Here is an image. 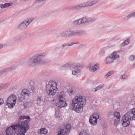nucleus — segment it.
Here are the masks:
<instances>
[{
  "instance_id": "obj_8",
  "label": "nucleus",
  "mask_w": 135,
  "mask_h": 135,
  "mask_svg": "<svg viewBox=\"0 0 135 135\" xmlns=\"http://www.w3.org/2000/svg\"><path fill=\"white\" fill-rule=\"evenodd\" d=\"M65 93L62 91L60 93L58 98L59 102L56 104V105L58 107L61 108L65 107L67 105L65 99Z\"/></svg>"
},
{
  "instance_id": "obj_9",
  "label": "nucleus",
  "mask_w": 135,
  "mask_h": 135,
  "mask_svg": "<svg viewBox=\"0 0 135 135\" xmlns=\"http://www.w3.org/2000/svg\"><path fill=\"white\" fill-rule=\"evenodd\" d=\"M16 125H12L8 127L6 130L7 135H21Z\"/></svg>"
},
{
  "instance_id": "obj_40",
  "label": "nucleus",
  "mask_w": 135,
  "mask_h": 135,
  "mask_svg": "<svg viewBox=\"0 0 135 135\" xmlns=\"http://www.w3.org/2000/svg\"><path fill=\"white\" fill-rule=\"evenodd\" d=\"M67 45L68 46H70L73 45V42H71L67 44Z\"/></svg>"
},
{
  "instance_id": "obj_3",
  "label": "nucleus",
  "mask_w": 135,
  "mask_h": 135,
  "mask_svg": "<svg viewBox=\"0 0 135 135\" xmlns=\"http://www.w3.org/2000/svg\"><path fill=\"white\" fill-rule=\"evenodd\" d=\"M46 53L42 52L37 54L32 57L29 60L28 64L31 67L35 66L37 64L45 63L50 61H47L45 60V58L47 55Z\"/></svg>"
},
{
  "instance_id": "obj_37",
  "label": "nucleus",
  "mask_w": 135,
  "mask_h": 135,
  "mask_svg": "<svg viewBox=\"0 0 135 135\" xmlns=\"http://www.w3.org/2000/svg\"><path fill=\"white\" fill-rule=\"evenodd\" d=\"M4 103L3 99L0 98V105Z\"/></svg>"
},
{
  "instance_id": "obj_27",
  "label": "nucleus",
  "mask_w": 135,
  "mask_h": 135,
  "mask_svg": "<svg viewBox=\"0 0 135 135\" xmlns=\"http://www.w3.org/2000/svg\"><path fill=\"white\" fill-rule=\"evenodd\" d=\"M81 24V23L80 19L78 20L75 21L73 22V25H79Z\"/></svg>"
},
{
  "instance_id": "obj_20",
  "label": "nucleus",
  "mask_w": 135,
  "mask_h": 135,
  "mask_svg": "<svg viewBox=\"0 0 135 135\" xmlns=\"http://www.w3.org/2000/svg\"><path fill=\"white\" fill-rule=\"evenodd\" d=\"M113 60L111 57L108 56L106 57L105 60V64H108L112 62Z\"/></svg>"
},
{
  "instance_id": "obj_48",
  "label": "nucleus",
  "mask_w": 135,
  "mask_h": 135,
  "mask_svg": "<svg viewBox=\"0 0 135 135\" xmlns=\"http://www.w3.org/2000/svg\"><path fill=\"white\" fill-rule=\"evenodd\" d=\"M134 135H135V134H134Z\"/></svg>"
},
{
  "instance_id": "obj_39",
  "label": "nucleus",
  "mask_w": 135,
  "mask_h": 135,
  "mask_svg": "<svg viewBox=\"0 0 135 135\" xmlns=\"http://www.w3.org/2000/svg\"><path fill=\"white\" fill-rule=\"evenodd\" d=\"M73 45L74 44H80V42L79 41H76L74 42H73Z\"/></svg>"
},
{
  "instance_id": "obj_11",
  "label": "nucleus",
  "mask_w": 135,
  "mask_h": 135,
  "mask_svg": "<svg viewBox=\"0 0 135 135\" xmlns=\"http://www.w3.org/2000/svg\"><path fill=\"white\" fill-rule=\"evenodd\" d=\"M31 92L27 89H24L21 91L18 97V99L20 102H22L26 97H28Z\"/></svg>"
},
{
  "instance_id": "obj_17",
  "label": "nucleus",
  "mask_w": 135,
  "mask_h": 135,
  "mask_svg": "<svg viewBox=\"0 0 135 135\" xmlns=\"http://www.w3.org/2000/svg\"><path fill=\"white\" fill-rule=\"evenodd\" d=\"M100 67L98 63H97L94 65L90 66L89 69V70L93 72H95Z\"/></svg>"
},
{
  "instance_id": "obj_34",
  "label": "nucleus",
  "mask_w": 135,
  "mask_h": 135,
  "mask_svg": "<svg viewBox=\"0 0 135 135\" xmlns=\"http://www.w3.org/2000/svg\"><path fill=\"white\" fill-rule=\"evenodd\" d=\"M134 58L135 57L134 56L131 55L129 57V59L130 61H132L134 60Z\"/></svg>"
},
{
  "instance_id": "obj_35",
  "label": "nucleus",
  "mask_w": 135,
  "mask_h": 135,
  "mask_svg": "<svg viewBox=\"0 0 135 135\" xmlns=\"http://www.w3.org/2000/svg\"><path fill=\"white\" fill-rule=\"evenodd\" d=\"M127 77V75L126 74L123 75L120 77V78L121 79H123L126 78Z\"/></svg>"
},
{
  "instance_id": "obj_43",
  "label": "nucleus",
  "mask_w": 135,
  "mask_h": 135,
  "mask_svg": "<svg viewBox=\"0 0 135 135\" xmlns=\"http://www.w3.org/2000/svg\"><path fill=\"white\" fill-rule=\"evenodd\" d=\"M3 85L0 84V90L3 89Z\"/></svg>"
},
{
  "instance_id": "obj_42",
  "label": "nucleus",
  "mask_w": 135,
  "mask_h": 135,
  "mask_svg": "<svg viewBox=\"0 0 135 135\" xmlns=\"http://www.w3.org/2000/svg\"><path fill=\"white\" fill-rule=\"evenodd\" d=\"M128 40H126L124 41V43L126 45H127L129 43V42H128Z\"/></svg>"
},
{
  "instance_id": "obj_16",
  "label": "nucleus",
  "mask_w": 135,
  "mask_h": 135,
  "mask_svg": "<svg viewBox=\"0 0 135 135\" xmlns=\"http://www.w3.org/2000/svg\"><path fill=\"white\" fill-rule=\"evenodd\" d=\"M82 67L81 65L78 64L75 66L74 69L72 71V74L74 75H76L81 72L80 68Z\"/></svg>"
},
{
  "instance_id": "obj_19",
  "label": "nucleus",
  "mask_w": 135,
  "mask_h": 135,
  "mask_svg": "<svg viewBox=\"0 0 135 135\" xmlns=\"http://www.w3.org/2000/svg\"><path fill=\"white\" fill-rule=\"evenodd\" d=\"M119 56V55L118 54L117 52H113L111 54V57L113 60L118 58Z\"/></svg>"
},
{
  "instance_id": "obj_33",
  "label": "nucleus",
  "mask_w": 135,
  "mask_h": 135,
  "mask_svg": "<svg viewBox=\"0 0 135 135\" xmlns=\"http://www.w3.org/2000/svg\"><path fill=\"white\" fill-rule=\"evenodd\" d=\"M74 93V92L73 89H70L69 90V94L70 95H73Z\"/></svg>"
},
{
  "instance_id": "obj_24",
  "label": "nucleus",
  "mask_w": 135,
  "mask_h": 135,
  "mask_svg": "<svg viewBox=\"0 0 135 135\" xmlns=\"http://www.w3.org/2000/svg\"><path fill=\"white\" fill-rule=\"evenodd\" d=\"M43 99L42 96H38L37 99V103L38 105H40L41 102L43 101Z\"/></svg>"
},
{
  "instance_id": "obj_13",
  "label": "nucleus",
  "mask_w": 135,
  "mask_h": 135,
  "mask_svg": "<svg viewBox=\"0 0 135 135\" xmlns=\"http://www.w3.org/2000/svg\"><path fill=\"white\" fill-rule=\"evenodd\" d=\"M33 20V19L31 18L23 21L18 25V28L21 30H25Z\"/></svg>"
},
{
  "instance_id": "obj_6",
  "label": "nucleus",
  "mask_w": 135,
  "mask_h": 135,
  "mask_svg": "<svg viewBox=\"0 0 135 135\" xmlns=\"http://www.w3.org/2000/svg\"><path fill=\"white\" fill-rule=\"evenodd\" d=\"M57 82L53 80L50 81L46 86V91L47 94L49 95H54L57 90Z\"/></svg>"
},
{
  "instance_id": "obj_30",
  "label": "nucleus",
  "mask_w": 135,
  "mask_h": 135,
  "mask_svg": "<svg viewBox=\"0 0 135 135\" xmlns=\"http://www.w3.org/2000/svg\"><path fill=\"white\" fill-rule=\"evenodd\" d=\"M40 132L41 134H46L47 133V131L44 128H42L40 130Z\"/></svg>"
},
{
  "instance_id": "obj_2",
  "label": "nucleus",
  "mask_w": 135,
  "mask_h": 135,
  "mask_svg": "<svg viewBox=\"0 0 135 135\" xmlns=\"http://www.w3.org/2000/svg\"><path fill=\"white\" fill-rule=\"evenodd\" d=\"M85 98L84 96H76L72 100V105L73 109L78 113L81 112L83 105L86 103Z\"/></svg>"
},
{
  "instance_id": "obj_15",
  "label": "nucleus",
  "mask_w": 135,
  "mask_h": 135,
  "mask_svg": "<svg viewBox=\"0 0 135 135\" xmlns=\"http://www.w3.org/2000/svg\"><path fill=\"white\" fill-rule=\"evenodd\" d=\"M81 24L86 22H89L94 21L96 20V18L94 17H85L80 18Z\"/></svg>"
},
{
  "instance_id": "obj_46",
  "label": "nucleus",
  "mask_w": 135,
  "mask_h": 135,
  "mask_svg": "<svg viewBox=\"0 0 135 135\" xmlns=\"http://www.w3.org/2000/svg\"><path fill=\"white\" fill-rule=\"evenodd\" d=\"M3 45L2 44H0V49L3 48Z\"/></svg>"
},
{
  "instance_id": "obj_25",
  "label": "nucleus",
  "mask_w": 135,
  "mask_h": 135,
  "mask_svg": "<svg viewBox=\"0 0 135 135\" xmlns=\"http://www.w3.org/2000/svg\"><path fill=\"white\" fill-rule=\"evenodd\" d=\"M79 135H89L88 132L85 129H82Z\"/></svg>"
},
{
  "instance_id": "obj_36",
  "label": "nucleus",
  "mask_w": 135,
  "mask_h": 135,
  "mask_svg": "<svg viewBox=\"0 0 135 135\" xmlns=\"http://www.w3.org/2000/svg\"><path fill=\"white\" fill-rule=\"evenodd\" d=\"M114 73V71H111L108 73V75L110 76H111L112 74Z\"/></svg>"
},
{
  "instance_id": "obj_7",
  "label": "nucleus",
  "mask_w": 135,
  "mask_h": 135,
  "mask_svg": "<svg viewBox=\"0 0 135 135\" xmlns=\"http://www.w3.org/2000/svg\"><path fill=\"white\" fill-rule=\"evenodd\" d=\"M97 1L96 0L90 1L86 2L85 3L79 4L76 5L68 8L67 9L68 10H78L80 8L84 7H88L91 6L93 5L96 3Z\"/></svg>"
},
{
  "instance_id": "obj_29",
  "label": "nucleus",
  "mask_w": 135,
  "mask_h": 135,
  "mask_svg": "<svg viewBox=\"0 0 135 135\" xmlns=\"http://www.w3.org/2000/svg\"><path fill=\"white\" fill-rule=\"evenodd\" d=\"M114 116L118 119L120 118V115L119 112H115L114 113Z\"/></svg>"
},
{
  "instance_id": "obj_4",
  "label": "nucleus",
  "mask_w": 135,
  "mask_h": 135,
  "mask_svg": "<svg viewBox=\"0 0 135 135\" xmlns=\"http://www.w3.org/2000/svg\"><path fill=\"white\" fill-rule=\"evenodd\" d=\"M122 118L123 126L124 127L128 126L130 124V120H135V108L131 109L124 115Z\"/></svg>"
},
{
  "instance_id": "obj_1",
  "label": "nucleus",
  "mask_w": 135,
  "mask_h": 135,
  "mask_svg": "<svg viewBox=\"0 0 135 135\" xmlns=\"http://www.w3.org/2000/svg\"><path fill=\"white\" fill-rule=\"evenodd\" d=\"M30 120V117L29 116L21 115L19 117L18 123L16 125L21 135H24L29 128V123Z\"/></svg>"
},
{
  "instance_id": "obj_31",
  "label": "nucleus",
  "mask_w": 135,
  "mask_h": 135,
  "mask_svg": "<svg viewBox=\"0 0 135 135\" xmlns=\"http://www.w3.org/2000/svg\"><path fill=\"white\" fill-rule=\"evenodd\" d=\"M55 116L56 118H58L60 117L59 113L58 112L57 110H55Z\"/></svg>"
},
{
  "instance_id": "obj_47",
  "label": "nucleus",
  "mask_w": 135,
  "mask_h": 135,
  "mask_svg": "<svg viewBox=\"0 0 135 135\" xmlns=\"http://www.w3.org/2000/svg\"><path fill=\"white\" fill-rule=\"evenodd\" d=\"M133 66H135V63L134 64V65H133Z\"/></svg>"
},
{
  "instance_id": "obj_28",
  "label": "nucleus",
  "mask_w": 135,
  "mask_h": 135,
  "mask_svg": "<svg viewBox=\"0 0 135 135\" xmlns=\"http://www.w3.org/2000/svg\"><path fill=\"white\" fill-rule=\"evenodd\" d=\"M13 68L12 67H9L8 68L4 69L1 70V72L2 73L8 72L13 69Z\"/></svg>"
},
{
  "instance_id": "obj_12",
  "label": "nucleus",
  "mask_w": 135,
  "mask_h": 135,
  "mask_svg": "<svg viewBox=\"0 0 135 135\" xmlns=\"http://www.w3.org/2000/svg\"><path fill=\"white\" fill-rule=\"evenodd\" d=\"M99 117V114L98 113H94L91 115L89 118V122L93 126L97 124V119Z\"/></svg>"
},
{
  "instance_id": "obj_22",
  "label": "nucleus",
  "mask_w": 135,
  "mask_h": 135,
  "mask_svg": "<svg viewBox=\"0 0 135 135\" xmlns=\"http://www.w3.org/2000/svg\"><path fill=\"white\" fill-rule=\"evenodd\" d=\"M23 36H16L14 38V41L16 42H18L20 41L23 40Z\"/></svg>"
},
{
  "instance_id": "obj_45",
  "label": "nucleus",
  "mask_w": 135,
  "mask_h": 135,
  "mask_svg": "<svg viewBox=\"0 0 135 135\" xmlns=\"http://www.w3.org/2000/svg\"><path fill=\"white\" fill-rule=\"evenodd\" d=\"M66 46H67V44H63L62 45V46L63 47H64Z\"/></svg>"
},
{
  "instance_id": "obj_26",
  "label": "nucleus",
  "mask_w": 135,
  "mask_h": 135,
  "mask_svg": "<svg viewBox=\"0 0 135 135\" xmlns=\"http://www.w3.org/2000/svg\"><path fill=\"white\" fill-rule=\"evenodd\" d=\"M11 5L12 4H11L10 3H5L4 4H1L0 7L2 8H4L7 7Z\"/></svg>"
},
{
  "instance_id": "obj_32",
  "label": "nucleus",
  "mask_w": 135,
  "mask_h": 135,
  "mask_svg": "<svg viewBox=\"0 0 135 135\" xmlns=\"http://www.w3.org/2000/svg\"><path fill=\"white\" fill-rule=\"evenodd\" d=\"M120 119H115L114 120V124L116 126L120 122Z\"/></svg>"
},
{
  "instance_id": "obj_10",
  "label": "nucleus",
  "mask_w": 135,
  "mask_h": 135,
  "mask_svg": "<svg viewBox=\"0 0 135 135\" xmlns=\"http://www.w3.org/2000/svg\"><path fill=\"white\" fill-rule=\"evenodd\" d=\"M16 98L13 95H11L7 98L6 101L7 105L10 108H13L16 103Z\"/></svg>"
},
{
  "instance_id": "obj_18",
  "label": "nucleus",
  "mask_w": 135,
  "mask_h": 135,
  "mask_svg": "<svg viewBox=\"0 0 135 135\" xmlns=\"http://www.w3.org/2000/svg\"><path fill=\"white\" fill-rule=\"evenodd\" d=\"M70 66V64H69L66 63L60 66V69L61 70H65L69 68Z\"/></svg>"
},
{
  "instance_id": "obj_44",
  "label": "nucleus",
  "mask_w": 135,
  "mask_h": 135,
  "mask_svg": "<svg viewBox=\"0 0 135 135\" xmlns=\"http://www.w3.org/2000/svg\"><path fill=\"white\" fill-rule=\"evenodd\" d=\"M45 0H37L36 1L37 2H42Z\"/></svg>"
},
{
  "instance_id": "obj_14",
  "label": "nucleus",
  "mask_w": 135,
  "mask_h": 135,
  "mask_svg": "<svg viewBox=\"0 0 135 135\" xmlns=\"http://www.w3.org/2000/svg\"><path fill=\"white\" fill-rule=\"evenodd\" d=\"M71 128V125L68 124L64 128L58 131L57 132V134L58 135H67L69 134Z\"/></svg>"
},
{
  "instance_id": "obj_5",
  "label": "nucleus",
  "mask_w": 135,
  "mask_h": 135,
  "mask_svg": "<svg viewBox=\"0 0 135 135\" xmlns=\"http://www.w3.org/2000/svg\"><path fill=\"white\" fill-rule=\"evenodd\" d=\"M85 33V32L83 30H77L73 31L69 30L62 31L60 35L61 37L66 38L76 36H81L84 35Z\"/></svg>"
},
{
  "instance_id": "obj_21",
  "label": "nucleus",
  "mask_w": 135,
  "mask_h": 135,
  "mask_svg": "<svg viewBox=\"0 0 135 135\" xmlns=\"http://www.w3.org/2000/svg\"><path fill=\"white\" fill-rule=\"evenodd\" d=\"M104 86V84H101L96 87L93 89H92V91L94 92H96L103 87Z\"/></svg>"
},
{
  "instance_id": "obj_38",
  "label": "nucleus",
  "mask_w": 135,
  "mask_h": 135,
  "mask_svg": "<svg viewBox=\"0 0 135 135\" xmlns=\"http://www.w3.org/2000/svg\"><path fill=\"white\" fill-rule=\"evenodd\" d=\"M108 73L106 74L104 76V78L105 79H107L109 77V76L108 75Z\"/></svg>"
},
{
  "instance_id": "obj_23",
  "label": "nucleus",
  "mask_w": 135,
  "mask_h": 135,
  "mask_svg": "<svg viewBox=\"0 0 135 135\" xmlns=\"http://www.w3.org/2000/svg\"><path fill=\"white\" fill-rule=\"evenodd\" d=\"M134 17H135V11L128 15L127 16L125 17L124 19L125 20H127L130 18Z\"/></svg>"
},
{
  "instance_id": "obj_41",
  "label": "nucleus",
  "mask_w": 135,
  "mask_h": 135,
  "mask_svg": "<svg viewBox=\"0 0 135 135\" xmlns=\"http://www.w3.org/2000/svg\"><path fill=\"white\" fill-rule=\"evenodd\" d=\"M85 46V45L83 44H81L79 46V47L80 48H82L83 47H84Z\"/></svg>"
}]
</instances>
